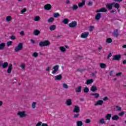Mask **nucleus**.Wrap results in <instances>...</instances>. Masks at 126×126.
Listing matches in <instances>:
<instances>
[{
  "label": "nucleus",
  "mask_w": 126,
  "mask_h": 126,
  "mask_svg": "<svg viewBox=\"0 0 126 126\" xmlns=\"http://www.w3.org/2000/svg\"><path fill=\"white\" fill-rule=\"evenodd\" d=\"M51 43L49 40H45L39 42V47H47L50 45Z\"/></svg>",
  "instance_id": "1"
},
{
  "label": "nucleus",
  "mask_w": 126,
  "mask_h": 126,
  "mask_svg": "<svg viewBox=\"0 0 126 126\" xmlns=\"http://www.w3.org/2000/svg\"><path fill=\"white\" fill-rule=\"evenodd\" d=\"M23 48V44L22 43H19L17 47L15 48V52L17 53V52H19V51H21Z\"/></svg>",
  "instance_id": "2"
},
{
  "label": "nucleus",
  "mask_w": 126,
  "mask_h": 126,
  "mask_svg": "<svg viewBox=\"0 0 126 126\" xmlns=\"http://www.w3.org/2000/svg\"><path fill=\"white\" fill-rule=\"evenodd\" d=\"M122 58V56L121 55H113V58L112 59L113 61H119V60H121Z\"/></svg>",
  "instance_id": "3"
},
{
  "label": "nucleus",
  "mask_w": 126,
  "mask_h": 126,
  "mask_svg": "<svg viewBox=\"0 0 126 126\" xmlns=\"http://www.w3.org/2000/svg\"><path fill=\"white\" fill-rule=\"evenodd\" d=\"M77 25V22L76 21H73L71 23L69 24V26L71 28H74V27H76Z\"/></svg>",
  "instance_id": "4"
},
{
  "label": "nucleus",
  "mask_w": 126,
  "mask_h": 126,
  "mask_svg": "<svg viewBox=\"0 0 126 126\" xmlns=\"http://www.w3.org/2000/svg\"><path fill=\"white\" fill-rule=\"evenodd\" d=\"M17 115L19 116L20 118H24L26 117V114H25V111L19 112L17 113Z\"/></svg>",
  "instance_id": "5"
},
{
  "label": "nucleus",
  "mask_w": 126,
  "mask_h": 126,
  "mask_svg": "<svg viewBox=\"0 0 126 126\" xmlns=\"http://www.w3.org/2000/svg\"><path fill=\"white\" fill-rule=\"evenodd\" d=\"M89 35V32H83L81 35V38H83V39H85V38H87V37H88Z\"/></svg>",
  "instance_id": "6"
},
{
  "label": "nucleus",
  "mask_w": 126,
  "mask_h": 126,
  "mask_svg": "<svg viewBox=\"0 0 126 126\" xmlns=\"http://www.w3.org/2000/svg\"><path fill=\"white\" fill-rule=\"evenodd\" d=\"M44 8L45 10H50V9H52V5L50 4H46L44 5Z\"/></svg>",
  "instance_id": "7"
},
{
  "label": "nucleus",
  "mask_w": 126,
  "mask_h": 126,
  "mask_svg": "<svg viewBox=\"0 0 126 126\" xmlns=\"http://www.w3.org/2000/svg\"><path fill=\"white\" fill-rule=\"evenodd\" d=\"M80 112V108L78 106H75L73 110V113H79Z\"/></svg>",
  "instance_id": "8"
},
{
  "label": "nucleus",
  "mask_w": 126,
  "mask_h": 126,
  "mask_svg": "<svg viewBox=\"0 0 126 126\" xmlns=\"http://www.w3.org/2000/svg\"><path fill=\"white\" fill-rule=\"evenodd\" d=\"M113 5H114V3H113V2L107 3L106 5V8H107V9H109L110 10H111V9H113Z\"/></svg>",
  "instance_id": "9"
},
{
  "label": "nucleus",
  "mask_w": 126,
  "mask_h": 126,
  "mask_svg": "<svg viewBox=\"0 0 126 126\" xmlns=\"http://www.w3.org/2000/svg\"><path fill=\"white\" fill-rule=\"evenodd\" d=\"M12 68H13V67H12V64L11 63H9V66L8 67V69L7 70V72L8 73H11V71L12 70Z\"/></svg>",
  "instance_id": "10"
},
{
  "label": "nucleus",
  "mask_w": 126,
  "mask_h": 126,
  "mask_svg": "<svg viewBox=\"0 0 126 126\" xmlns=\"http://www.w3.org/2000/svg\"><path fill=\"white\" fill-rule=\"evenodd\" d=\"M113 36H114V37H116V38H118V37L119 36V30L116 29L115 30L113 33H112Z\"/></svg>",
  "instance_id": "11"
},
{
  "label": "nucleus",
  "mask_w": 126,
  "mask_h": 126,
  "mask_svg": "<svg viewBox=\"0 0 126 126\" xmlns=\"http://www.w3.org/2000/svg\"><path fill=\"white\" fill-rule=\"evenodd\" d=\"M102 104H104V101L102 100H97V102L94 104V106H98V105L102 106Z\"/></svg>",
  "instance_id": "12"
},
{
  "label": "nucleus",
  "mask_w": 126,
  "mask_h": 126,
  "mask_svg": "<svg viewBox=\"0 0 126 126\" xmlns=\"http://www.w3.org/2000/svg\"><path fill=\"white\" fill-rule=\"evenodd\" d=\"M107 10L106 9V8H101V9H99V10H97L96 12H107Z\"/></svg>",
  "instance_id": "13"
},
{
  "label": "nucleus",
  "mask_w": 126,
  "mask_h": 126,
  "mask_svg": "<svg viewBox=\"0 0 126 126\" xmlns=\"http://www.w3.org/2000/svg\"><path fill=\"white\" fill-rule=\"evenodd\" d=\"M40 33H41L40 31L38 30H35L33 31V34L35 36H38V35H40Z\"/></svg>",
  "instance_id": "14"
},
{
  "label": "nucleus",
  "mask_w": 126,
  "mask_h": 126,
  "mask_svg": "<svg viewBox=\"0 0 126 126\" xmlns=\"http://www.w3.org/2000/svg\"><path fill=\"white\" fill-rule=\"evenodd\" d=\"M98 88H97V87H96V86L95 85H93L92 86L91 90V91H92V92H95V91H97Z\"/></svg>",
  "instance_id": "15"
},
{
  "label": "nucleus",
  "mask_w": 126,
  "mask_h": 126,
  "mask_svg": "<svg viewBox=\"0 0 126 126\" xmlns=\"http://www.w3.org/2000/svg\"><path fill=\"white\" fill-rule=\"evenodd\" d=\"M56 28H57V26H56L55 25H51L49 27V29H50V31H54L56 30Z\"/></svg>",
  "instance_id": "16"
},
{
  "label": "nucleus",
  "mask_w": 126,
  "mask_h": 126,
  "mask_svg": "<svg viewBox=\"0 0 126 126\" xmlns=\"http://www.w3.org/2000/svg\"><path fill=\"white\" fill-rule=\"evenodd\" d=\"M90 95L91 96H94V98H95L96 99H97V98H99V96H100V94H98V93H91L90 94Z\"/></svg>",
  "instance_id": "17"
},
{
  "label": "nucleus",
  "mask_w": 126,
  "mask_h": 126,
  "mask_svg": "<svg viewBox=\"0 0 126 126\" xmlns=\"http://www.w3.org/2000/svg\"><path fill=\"white\" fill-rule=\"evenodd\" d=\"M112 3H114L113 5L114 6V7H115V8H117L118 11H120V10H119V8H120V4L115 2H112Z\"/></svg>",
  "instance_id": "18"
},
{
  "label": "nucleus",
  "mask_w": 126,
  "mask_h": 126,
  "mask_svg": "<svg viewBox=\"0 0 126 126\" xmlns=\"http://www.w3.org/2000/svg\"><path fill=\"white\" fill-rule=\"evenodd\" d=\"M81 89H82V86H80L78 87L75 89V91L77 93H80V92H81Z\"/></svg>",
  "instance_id": "19"
},
{
  "label": "nucleus",
  "mask_w": 126,
  "mask_h": 126,
  "mask_svg": "<svg viewBox=\"0 0 126 126\" xmlns=\"http://www.w3.org/2000/svg\"><path fill=\"white\" fill-rule=\"evenodd\" d=\"M85 0H82V2L78 3L79 7H82V6L85 5Z\"/></svg>",
  "instance_id": "20"
},
{
  "label": "nucleus",
  "mask_w": 126,
  "mask_h": 126,
  "mask_svg": "<svg viewBox=\"0 0 126 126\" xmlns=\"http://www.w3.org/2000/svg\"><path fill=\"white\" fill-rule=\"evenodd\" d=\"M120 119V117L118 115H114L113 117H112V121H118V120Z\"/></svg>",
  "instance_id": "21"
},
{
  "label": "nucleus",
  "mask_w": 126,
  "mask_h": 126,
  "mask_svg": "<svg viewBox=\"0 0 126 126\" xmlns=\"http://www.w3.org/2000/svg\"><path fill=\"white\" fill-rule=\"evenodd\" d=\"M67 106H71L72 102H71V99H67L66 101Z\"/></svg>",
  "instance_id": "22"
},
{
  "label": "nucleus",
  "mask_w": 126,
  "mask_h": 126,
  "mask_svg": "<svg viewBox=\"0 0 126 126\" xmlns=\"http://www.w3.org/2000/svg\"><path fill=\"white\" fill-rule=\"evenodd\" d=\"M55 77V80H61L63 78V76L62 75H57Z\"/></svg>",
  "instance_id": "23"
},
{
  "label": "nucleus",
  "mask_w": 126,
  "mask_h": 126,
  "mask_svg": "<svg viewBox=\"0 0 126 126\" xmlns=\"http://www.w3.org/2000/svg\"><path fill=\"white\" fill-rule=\"evenodd\" d=\"M8 66V63L4 62L2 65V68H6Z\"/></svg>",
  "instance_id": "24"
},
{
  "label": "nucleus",
  "mask_w": 126,
  "mask_h": 126,
  "mask_svg": "<svg viewBox=\"0 0 126 126\" xmlns=\"http://www.w3.org/2000/svg\"><path fill=\"white\" fill-rule=\"evenodd\" d=\"M94 81L92 79L88 80L86 82V84H87V85H89V84H91V83H93Z\"/></svg>",
  "instance_id": "25"
},
{
  "label": "nucleus",
  "mask_w": 126,
  "mask_h": 126,
  "mask_svg": "<svg viewBox=\"0 0 126 126\" xmlns=\"http://www.w3.org/2000/svg\"><path fill=\"white\" fill-rule=\"evenodd\" d=\"M105 118H106V120H108V121H110L111 120V118H112V114H108L106 116Z\"/></svg>",
  "instance_id": "26"
},
{
  "label": "nucleus",
  "mask_w": 126,
  "mask_h": 126,
  "mask_svg": "<svg viewBox=\"0 0 126 126\" xmlns=\"http://www.w3.org/2000/svg\"><path fill=\"white\" fill-rule=\"evenodd\" d=\"M99 64L101 68H106L107 67V65L104 63H100Z\"/></svg>",
  "instance_id": "27"
},
{
  "label": "nucleus",
  "mask_w": 126,
  "mask_h": 126,
  "mask_svg": "<svg viewBox=\"0 0 126 126\" xmlns=\"http://www.w3.org/2000/svg\"><path fill=\"white\" fill-rule=\"evenodd\" d=\"M5 47V43L2 42L0 44V50H3Z\"/></svg>",
  "instance_id": "28"
},
{
  "label": "nucleus",
  "mask_w": 126,
  "mask_h": 126,
  "mask_svg": "<svg viewBox=\"0 0 126 126\" xmlns=\"http://www.w3.org/2000/svg\"><path fill=\"white\" fill-rule=\"evenodd\" d=\"M101 14L100 13H98L97 15L95 16V19L96 20H99V19L101 18Z\"/></svg>",
  "instance_id": "29"
},
{
  "label": "nucleus",
  "mask_w": 126,
  "mask_h": 126,
  "mask_svg": "<svg viewBox=\"0 0 126 126\" xmlns=\"http://www.w3.org/2000/svg\"><path fill=\"white\" fill-rule=\"evenodd\" d=\"M55 20V19L53 17H50L48 20V23H53L54 22V21Z\"/></svg>",
  "instance_id": "30"
},
{
  "label": "nucleus",
  "mask_w": 126,
  "mask_h": 126,
  "mask_svg": "<svg viewBox=\"0 0 126 126\" xmlns=\"http://www.w3.org/2000/svg\"><path fill=\"white\" fill-rule=\"evenodd\" d=\"M76 125L77 126H83V123L82 121H77Z\"/></svg>",
  "instance_id": "31"
},
{
  "label": "nucleus",
  "mask_w": 126,
  "mask_h": 126,
  "mask_svg": "<svg viewBox=\"0 0 126 126\" xmlns=\"http://www.w3.org/2000/svg\"><path fill=\"white\" fill-rule=\"evenodd\" d=\"M60 49L61 51V52H62L63 53L64 52H66V50L65 49V48H64V47L63 46L60 47Z\"/></svg>",
  "instance_id": "32"
},
{
  "label": "nucleus",
  "mask_w": 126,
  "mask_h": 126,
  "mask_svg": "<svg viewBox=\"0 0 126 126\" xmlns=\"http://www.w3.org/2000/svg\"><path fill=\"white\" fill-rule=\"evenodd\" d=\"M72 10H76L78 8V6L76 4L73 5V6L72 7Z\"/></svg>",
  "instance_id": "33"
},
{
  "label": "nucleus",
  "mask_w": 126,
  "mask_h": 126,
  "mask_svg": "<svg viewBox=\"0 0 126 126\" xmlns=\"http://www.w3.org/2000/svg\"><path fill=\"white\" fill-rule=\"evenodd\" d=\"M99 124H101V125H103V124L105 125L106 124V122L104 118H102L99 120Z\"/></svg>",
  "instance_id": "34"
},
{
  "label": "nucleus",
  "mask_w": 126,
  "mask_h": 126,
  "mask_svg": "<svg viewBox=\"0 0 126 126\" xmlns=\"http://www.w3.org/2000/svg\"><path fill=\"white\" fill-rule=\"evenodd\" d=\"M11 16H7V17L6 18V20L8 22H9V21H11Z\"/></svg>",
  "instance_id": "35"
},
{
  "label": "nucleus",
  "mask_w": 126,
  "mask_h": 126,
  "mask_svg": "<svg viewBox=\"0 0 126 126\" xmlns=\"http://www.w3.org/2000/svg\"><path fill=\"white\" fill-rule=\"evenodd\" d=\"M112 42H113V39L111 38H108L106 39V43H108V44L112 43Z\"/></svg>",
  "instance_id": "36"
},
{
  "label": "nucleus",
  "mask_w": 126,
  "mask_h": 126,
  "mask_svg": "<svg viewBox=\"0 0 126 126\" xmlns=\"http://www.w3.org/2000/svg\"><path fill=\"white\" fill-rule=\"evenodd\" d=\"M84 93H88L89 92V88L87 87H86L84 89Z\"/></svg>",
  "instance_id": "37"
},
{
  "label": "nucleus",
  "mask_w": 126,
  "mask_h": 126,
  "mask_svg": "<svg viewBox=\"0 0 126 126\" xmlns=\"http://www.w3.org/2000/svg\"><path fill=\"white\" fill-rule=\"evenodd\" d=\"M73 118H74V119H76L77 118H79V113H77L76 114H74Z\"/></svg>",
  "instance_id": "38"
},
{
  "label": "nucleus",
  "mask_w": 126,
  "mask_h": 126,
  "mask_svg": "<svg viewBox=\"0 0 126 126\" xmlns=\"http://www.w3.org/2000/svg\"><path fill=\"white\" fill-rule=\"evenodd\" d=\"M116 111H117L118 112H120V111H122V107L119 106H116Z\"/></svg>",
  "instance_id": "39"
},
{
  "label": "nucleus",
  "mask_w": 126,
  "mask_h": 126,
  "mask_svg": "<svg viewBox=\"0 0 126 126\" xmlns=\"http://www.w3.org/2000/svg\"><path fill=\"white\" fill-rule=\"evenodd\" d=\"M63 23L64 24H67V23H68V20L67 19H64L63 21Z\"/></svg>",
  "instance_id": "40"
},
{
  "label": "nucleus",
  "mask_w": 126,
  "mask_h": 126,
  "mask_svg": "<svg viewBox=\"0 0 126 126\" xmlns=\"http://www.w3.org/2000/svg\"><path fill=\"white\" fill-rule=\"evenodd\" d=\"M59 65H56L53 67V69H55V70L58 71L59 70Z\"/></svg>",
  "instance_id": "41"
},
{
  "label": "nucleus",
  "mask_w": 126,
  "mask_h": 126,
  "mask_svg": "<svg viewBox=\"0 0 126 126\" xmlns=\"http://www.w3.org/2000/svg\"><path fill=\"white\" fill-rule=\"evenodd\" d=\"M63 88H65V89H67L68 88V86H67V84L65 83H63Z\"/></svg>",
  "instance_id": "42"
},
{
  "label": "nucleus",
  "mask_w": 126,
  "mask_h": 126,
  "mask_svg": "<svg viewBox=\"0 0 126 126\" xmlns=\"http://www.w3.org/2000/svg\"><path fill=\"white\" fill-rule=\"evenodd\" d=\"M36 104H37V103L33 102L32 105V109H35V108H36Z\"/></svg>",
  "instance_id": "43"
},
{
  "label": "nucleus",
  "mask_w": 126,
  "mask_h": 126,
  "mask_svg": "<svg viewBox=\"0 0 126 126\" xmlns=\"http://www.w3.org/2000/svg\"><path fill=\"white\" fill-rule=\"evenodd\" d=\"M60 16V14L59 13H56L54 14V17L57 18V17H59Z\"/></svg>",
  "instance_id": "44"
},
{
  "label": "nucleus",
  "mask_w": 126,
  "mask_h": 126,
  "mask_svg": "<svg viewBox=\"0 0 126 126\" xmlns=\"http://www.w3.org/2000/svg\"><path fill=\"white\" fill-rule=\"evenodd\" d=\"M40 16H36L34 18V21H39V20H40Z\"/></svg>",
  "instance_id": "45"
},
{
  "label": "nucleus",
  "mask_w": 126,
  "mask_h": 126,
  "mask_svg": "<svg viewBox=\"0 0 126 126\" xmlns=\"http://www.w3.org/2000/svg\"><path fill=\"white\" fill-rule=\"evenodd\" d=\"M32 56L33 57H34V58H37V57H38V53L37 52L33 53Z\"/></svg>",
  "instance_id": "46"
},
{
  "label": "nucleus",
  "mask_w": 126,
  "mask_h": 126,
  "mask_svg": "<svg viewBox=\"0 0 126 126\" xmlns=\"http://www.w3.org/2000/svg\"><path fill=\"white\" fill-rule=\"evenodd\" d=\"M124 115H125V112L124 111H122L119 113V116H120V117H123V116H124Z\"/></svg>",
  "instance_id": "47"
},
{
  "label": "nucleus",
  "mask_w": 126,
  "mask_h": 126,
  "mask_svg": "<svg viewBox=\"0 0 126 126\" xmlns=\"http://www.w3.org/2000/svg\"><path fill=\"white\" fill-rule=\"evenodd\" d=\"M12 44V41H8L7 42V46L9 47V46H10V45H11Z\"/></svg>",
  "instance_id": "48"
},
{
  "label": "nucleus",
  "mask_w": 126,
  "mask_h": 126,
  "mask_svg": "<svg viewBox=\"0 0 126 126\" xmlns=\"http://www.w3.org/2000/svg\"><path fill=\"white\" fill-rule=\"evenodd\" d=\"M86 124H89L91 123V120L89 119H87L85 122Z\"/></svg>",
  "instance_id": "49"
},
{
  "label": "nucleus",
  "mask_w": 126,
  "mask_h": 126,
  "mask_svg": "<svg viewBox=\"0 0 126 126\" xmlns=\"http://www.w3.org/2000/svg\"><path fill=\"white\" fill-rule=\"evenodd\" d=\"M26 11H27V9L26 8H24L21 11V13H24Z\"/></svg>",
  "instance_id": "50"
},
{
  "label": "nucleus",
  "mask_w": 126,
  "mask_h": 126,
  "mask_svg": "<svg viewBox=\"0 0 126 126\" xmlns=\"http://www.w3.org/2000/svg\"><path fill=\"white\" fill-rule=\"evenodd\" d=\"M10 39H11V40H15V39H16V37L12 35L10 37Z\"/></svg>",
  "instance_id": "51"
},
{
  "label": "nucleus",
  "mask_w": 126,
  "mask_h": 126,
  "mask_svg": "<svg viewBox=\"0 0 126 126\" xmlns=\"http://www.w3.org/2000/svg\"><path fill=\"white\" fill-rule=\"evenodd\" d=\"M111 57H112V53H110L107 56L108 60H109V59H110V58H111Z\"/></svg>",
  "instance_id": "52"
},
{
  "label": "nucleus",
  "mask_w": 126,
  "mask_h": 126,
  "mask_svg": "<svg viewBox=\"0 0 126 126\" xmlns=\"http://www.w3.org/2000/svg\"><path fill=\"white\" fill-rule=\"evenodd\" d=\"M103 101H107L109 100V98L107 96H105L103 98Z\"/></svg>",
  "instance_id": "53"
},
{
  "label": "nucleus",
  "mask_w": 126,
  "mask_h": 126,
  "mask_svg": "<svg viewBox=\"0 0 126 126\" xmlns=\"http://www.w3.org/2000/svg\"><path fill=\"white\" fill-rule=\"evenodd\" d=\"M123 74V73L122 72H119L118 73L116 74V76H121V75H122V74Z\"/></svg>",
  "instance_id": "54"
},
{
  "label": "nucleus",
  "mask_w": 126,
  "mask_h": 126,
  "mask_svg": "<svg viewBox=\"0 0 126 126\" xmlns=\"http://www.w3.org/2000/svg\"><path fill=\"white\" fill-rule=\"evenodd\" d=\"M88 5L89 6H91V5H93V2H91V1H89L88 4Z\"/></svg>",
  "instance_id": "55"
},
{
  "label": "nucleus",
  "mask_w": 126,
  "mask_h": 126,
  "mask_svg": "<svg viewBox=\"0 0 126 126\" xmlns=\"http://www.w3.org/2000/svg\"><path fill=\"white\" fill-rule=\"evenodd\" d=\"M21 67L23 69H24L25 68V65L24 64H22L21 65Z\"/></svg>",
  "instance_id": "56"
},
{
  "label": "nucleus",
  "mask_w": 126,
  "mask_h": 126,
  "mask_svg": "<svg viewBox=\"0 0 126 126\" xmlns=\"http://www.w3.org/2000/svg\"><path fill=\"white\" fill-rule=\"evenodd\" d=\"M42 125L41 122H39L35 126H40Z\"/></svg>",
  "instance_id": "57"
},
{
  "label": "nucleus",
  "mask_w": 126,
  "mask_h": 126,
  "mask_svg": "<svg viewBox=\"0 0 126 126\" xmlns=\"http://www.w3.org/2000/svg\"><path fill=\"white\" fill-rule=\"evenodd\" d=\"M20 35H21V36H24V35H25L24 31H22L20 32Z\"/></svg>",
  "instance_id": "58"
},
{
  "label": "nucleus",
  "mask_w": 126,
  "mask_h": 126,
  "mask_svg": "<svg viewBox=\"0 0 126 126\" xmlns=\"http://www.w3.org/2000/svg\"><path fill=\"white\" fill-rule=\"evenodd\" d=\"M77 71H79L80 72H82L83 71H84V69H78Z\"/></svg>",
  "instance_id": "59"
},
{
  "label": "nucleus",
  "mask_w": 126,
  "mask_h": 126,
  "mask_svg": "<svg viewBox=\"0 0 126 126\" xmlns=\"http://www.w3.org/2000/svg\"><path fill=\"white\" fill-rule=\"evenodd\" d=\"M3 64V61H0V66H2V65Z\"/></svg>",
  "instance_id": "60"
},
{
  "label": "nucleus",
  "mask_w": 126,
  "mask_h": 126,
  "mask_svg": "<svg viewBox=\"0 0 126 126\" xmlns=\"http://www.w3.org/2000/svg\"><path fill=\"white\" fill-rule=\"evenodd\" d=\"M57 71H58V70L54 69V70L52 71V74H55Z\"/></svg>",
  "instance_id": "61"
},
{
  "label": "nucleus",
  "mask_w": 126,
  "mask_h": 126,
  "mask_svg": "<svg viewBox=\"0 0 126 126\" xmlns=\"http://www.w3.org/2000/svg\"><path fill=\"white\" fill-rule=\"evenodd\" d=\"M113 70H111V71H110V72H109V74H110V75L111 76H113Z\"/></svg>",
  "instance_id": "62"
},
{
  "label": "nucleus",
  "mask_w": 126,
  "mask_h": 126,
  "mask_svg": "<svg viewBox=\"0 0 126 126\" xmlns=\"http://www.w3.org/2000/svg\"><path fill=\"white\" fill-rule=\"evenodd\" d=\"M96 73H97L96 72H95L94 73H92V76L94 77L96 75Z\"/></svg>",
  "instance_id": "63"
},
{
  "label": "nucleus",
  "mask_w": 126,
  "mask_h": 126,
  "mask_svg": "<svg viewBox=\"0 0 126 126\" xmlns=\"http://www.w3.org/2000/svg\"><path fill=\"white\" fill-rule=\"evenodd\" d=\"M41 126H48V124L43 123V124L41 125Z\"/></svg>",
  "instance_id": "64"
}]
</instances>
